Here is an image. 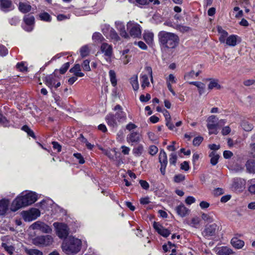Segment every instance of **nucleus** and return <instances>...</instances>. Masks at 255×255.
Returning a JSON list of instances; mask_svg holds the SVG:
<instances>
[{
  "label": "nucleus",
  "instance_id": "obj_1",
  "mask_svg": "<svg viewBox=\"0 0 255 255\" xmlns=\"http://www.w3.org/2000/svg\"><path fill=\"white\" fill-rule=\"evenodd\" d=\"M37 199L36 193L29 192L25 194L17 196L13 201L10 207V210L15 212L18 209L30 205L35 202Z\"/></svg>",
  "mask_w": 255,
  "mask_h": 255
},
{
  "label": "nucleus",
  "instance_id": "obj_2",
  "mask_svg": "<svg viewBox=\"0 0 255 255\" xmlns=\"http://www.w3.org/2000/svg\"><path fill=\"white\" fill-rule=\"evenodd\" d=\"M81 247V240L72 236L65 239L61 245L62 251L68 255L77 254L80 251Z\"/></svg>",
  "mask_w": 255,
  "mask_h": 255
},
{
  "label": "nucleus",
  "instance_id": "obj_3",
  "mask_svg": "<svg viewBox=\"0 0 255 255\" xmlns=\"http://www.w3.org/2000/svg\"><path fill=\"white\" fill-rule=\"evenodd\" d=\"M158 36L160 45L164 48H174L178 44L179 37L173 33L161 31Z\"/></svg>",
  "mask_w": 255,
  "mask_h": 255
},
{
  "label": "nucleus",
  "instance_id": "obj_4",
  "mask_svg": "<svg viewBox=\"0 0 255 255\" xmlns=\"http://www.w3.org/2000/svg\"><path fill=\"white\" fill-rule=\"evenodd\" d=\"M53 226L56 229V233L60 239H66L69 234V228L68 226L63 223L55 222Z\"/></svg>",
  "mask_w": 255,
  "mask_h": 255
},
{
  "label": "nucleus",
  "instance_id": "obj_5",
  "mask_svg": "<svg viewBox=\"0 0 255 255\" xmlns=\"http://www.w3.org/2000/svg\"><path fill=\"white\" fill-rule=\"evenodd\" d=\"M127 27L130 36L133 38H139L141 36V26L139 24L133 21H129L127 23Z\"/></svg>",
  "mask_w": 255,
  "mask_h": 255
},
{
  "label": "nucleus",
  "instance_id": "obj_6",
  "mask_svg": "<svg viewBox=\"0 0 255 255\" xmlns=\"http://www.w3.org/2000/svg\"><path fill=\"white\" fill-rule=\"evenodd\" d=\"M53 242V238L50 235L37 236L32 240L33 244L37 246H49L51 245Z\"/></svg>",
  "mask_w": 255,
  "mask_h": 255
},
{
  "label": "nucleus",
  "instance_id": "obj_7",
  "mask_svg": "<svg viewBox=\"0 0 255 255\" xmlns=\"http://www.w3.org/2000/svg\"><path fill=\"white\" fill-rule=\"evenodd\" d=\"M218 120V118L215 115H212L208 118L207 127L209 130V134H218L217 128L219 127V124H217Z\"/></svg>",
  "mask_w": 255,
  "mask_h": 255
},
{
  "label": "nucleus",
  "instance_id": "obj_8",
  "mask_svg": "<svg viewBox=\"0 0 255 255\" xmlns=\"http://www.w3.org/2000/svg\"><path fill=\"white\" fill-rule=\"evenodd\" d=\"M30 228L33 230H38L44 233H50L52 231L51 228L45 223L37 221L32 224Z\"/></svg>",
  "mask_w": 255,
  "mask_h": 255
},
{
  "label": "nucleus",
  "instance_id": "obj_9",
  "mask_svg": "<svg viewBox=\"0 0 255 255\" xmlns=\"http://www.w3.org/2000/svg\"><path fill=\"white\" fill-rule=\"evenodd\" d=\"M23 21L25 24V26L24 27L25 30L30 32L33 29L35 23V18L33 15L27 14L23 17Z\"/></svg>",
  "mask_w": 255,
  "mask_h": 255
},
{
  "label": "nucleus",
  "instance_id": "obj_10",
  "mask_svg": "<svg viewBox=\"0 0 255 255\" xmlns=\"http://www.w3.org/2000/svg\"><path fill=\"white\" fill-rule=\"evenodd\" d=\"M101 50L104 55L107 57L106 60L111 62V57L113 55L112 46L107 43H103L101 46Z\"/></svg>",
  "mask_w": 255,
  "mask_h": 255
},
{
  "label": "nucleus",
  "instance_id": "obj_11",
  "mask_svg": "<svg viewBox=\"0 0 255 255\" xmlns=\"http://www.w3.org/2000/svg\"><path fill=\"white\" fill-rule=\"evenodd\" d=\"M158 158L161 164L160 171L161 174L164 175L165 174V169L168 161L166 153L163 149H161Z\"/></svg>",
  "mask_w": 255,
  "mask_h": 255
},
{
  "label": "nucleus",
  "instance_id": "obj_12",
  "mask_svg": "<svg viewBox=\"0 0 255 255\" xmlns=\"http://www.w3.org/2000/svg\"><path fill=\"white\" fill-rule=\"evenodd\" d=\"M219 229V226L216 224L207 225L203 232V234L205 237H208L214 236L216 233Z\"/></svg>",
  "mask_w": 255,
  "mask_h": 255
},
{
  "label": "nucleus",
  "instance_id": "obj_13",
  "mask_svg": "<svg viewBox=\"0 0 255 255\" xmlns=\"http://www.w3.org/2000/svg\"><path fill=\"white\" fill-rule=\"evenodd\" d=\"M40 215V212L38 209L32 208L28 212H26L24 213L23 218L25 221H30L36 219Z\"/></svg>",
  "mask_w": 255,
  "mask_h": 255
},
{
  "label": "nucleus",
  "instance_id": "obj_14",
  "mask_svg": "<svg viewBox=\"0 0 255 255\" xmlns=\"http://www.w3.org/2000/svg\"><path fill=\"white\" fill-rule=\"evenodd\" d=\"M14 8L11 0H0V9L4 12H8Z\"/></svg>",
  "mask_w": 255,
  "mask_h": 255
},
{
  "label": "nucleus",
  "instance_id": "obj_15",
  "mask_svg": "<svg viewBox=\"0 0 255 255\" xmlns=\"http://www.w3.org/2000/svg\"><path fill=\"white\" fill-rule=\"evenodd\" d=\"M153 226L156 231L164 237H167L170 234V232L159 223L154 222Z\"/></svg>",
  "mask_w": 255,
  "mask_h": 255
},
{
  "label": "nucleus",
  "instance_id": "obj_16",
  "mask_svg": "<svg viewBox=\"0 0 255 255\" xmlns=\"http://www.w3.org/2000/svg\"><path fill=\"white\" fill-rule=\"evenodd\" d=\"M140 134L137 131H132L127 137V140L129 143H137L140 141Z\"/></svg>",
  "mask_w": 255,
  "mask_h": 255
},
{
  "label": "nucleus",
  "instance_id": "obj_17",
  "mask_svg": "<svg viewBox=\"0 0 255 255\" xmlns=\"http://www.w3.org/2000/svg\"><path fill=\"white\" fill-rule=\"evenodd\" d=\"M246 181L241 178H236L234 179L233 187L239 191L243 190L245 188Z\"/></svg>",
  "mask_w": 255,
  "mask_h": 255
},
{
  "label": "nucleus",
  "instance_id": "obj_18",
  "mask_svg": "<svg viewBox=\"0 0 255 255\" xmlns=\"http://www.w3.org/2000/svg\"><path fill=\"white\" fill-rule=\"evenodd\" d=\"M56 76L55 74L48 75L45 77L44 82L50 89L56 84Z\"/></svg>",
  "mask_w": 255,
  "mask_h": 255
},
{
  "label": "nucleus",
  "instance_id": "obj_19",
  "mask_svg": "<svg viewBox=\"0 0 255 255\" xmlns=\"http://www.w3.org/2000/svg\"><path fill=\"white\" fill-rule=\"evenodd\" d=\"M18 8L21 12L26 13L31 10L32 7L28 2H19L18 5Z\"/></svg>",
  "mask_w": 255,
  "mask_h": 255
},
{
  "label": "nucleus",
  "instance_id": "obj_20",
  "mask_svg": "<svg viewBox=\"0 0 255 255\" xmlns=\"http://www.w3.org/2000/svg\"><path fill=\"white\" fill-rule=\"evenodd\" d=\"M108 125L112 127L118 126L117 120L114 114H109L106 117Z\"/></svg>",
  "mask_w": 255,
  "mask_h": 255
},
{
  "label": "nucleus",
  "instance_id": "obj_21",
  "mask_svg": "<svg viewBox=\"0 0 255 255\" xmlns=\"http://www.w3.org/2000/svg\"><path fill=\"white\" fill-rule=\"evenodd\" d=\"M176 211L178 215L182 217L186 216L189 214V210L183 204H181L176 207Z\"/></svg>",
  "mask_w": 255,
  "mask_h": 255
},
{
  "label": "nucleus",
  "instance_id": "obj_22",
  "mask_svg": "<svg viewBox=\"0 0 255 255\" xmlns=\"http://www.w3.org/2000/svg\"><path fill=\"white\" fill-rule=\"evenodd\" d=\"M163 113L165 118L166 126L169 129L173 130L174 128V126L172 123L170 122L171 117L169 112L166 110H164L163 111Z\"/></svg>",
  "mask_w": 255,
  "mask_h": 255
},
{
  "label": "nucleus",
  "instance_id": "obj_23",
  "mask_svg": "<svg viewBox=\"0 0 255 255\" xmlns=\"http://www.w3.org/2000/svg\"><path fill=\"white\" fill-rule=\"evenodd\" d=\"M116 24L117 28L120 32L121 36L125 38H128L129 36L125 30V25L123 23L120 22H116Z\"/></svg>",
  "mask_w": 255,
  "mask_h": 255
},
{
  "label": "nucleus",
  "instance_id": "obj_24",
  "mask_svg": "<svg viewBox=\"0 0 255 255\" xmlns=\"http://www.w3.org/2000/svg\"><path fill=\"white\" fill-rule=\"evenodd\" d=\"M9 202L7 200H0V215H3L5 214L8 209Z\"/></svg>",
  "mask_w": 255,
  "mask_h": 255
},
{
  "label": "nucleus",
  "instance_id": "obj_25",
  "mask_svg": "<svg viewBox=\"0 0 255 255\" xmlns=\"http://www.w3.org/2000/svg\"><path fill=\"white\" fill-rule=\"evenodd\" d=\"M232 245L236 249H240L244 246V242L237 238H233L231 241Z\"/></svg>",
  "mask_w": 255,
  "mask_h": 255
},
{
  "label": "nucleus",
  "instance_id": "obj_26",
  "mask_svg": "<svg viewBox=\"0 0 255 255\" xmlns=\"http://www.w3.org/2000/svg\"><path fill=\"white\" fill-rule=\"evenodd\" d=\"M115 116L119 123L125 122L127 120L126 114L123 111H117Z\"/></svg>",
  "mask_w": 255,
  "mask_h": 255
},
{
  "label": "nucleus",
  "instance_id": "obj_27",
  "mask_svg": "<svg viewBox=\"0 0 255 255\" xmlns=\"http://www.w3.org/2000/svg\"><path fill=\"white\" fill-rule=\"evenodd\" d=\"M209 157L211 158L210 163L212 165H215L218 162L219 158L220 156L215 151H212L209 154Z\"/></svg>",
  "mask_w": 255,
  "mask_h": 255
},
{
  "label": "nucleus",
  "instance_id": "obj_28",
  "mask_svg": "<svg viewBox=\"0 0 255 255\" xmlns=\"http://www.w3.org/2000/svg\"><path fill=\"white\" fill-rule=\"evenodd\" d=\"M246 166L247 170L250 173L255 172V161L254 160L250 159L247 161Z\"/></svg>",
  "mask_w": 255,
  "mask_h": 255
},
{
  "label": "nucleus",
  "instance_id": "obj_29",
  "mask_svg": "<svg viewBox=\"0 0 255 255\" xmlns=\"http://www.w3.org/2000/svg\"><path fill=\"white\" fill-rule=\"evenodd\" d=\"M238 36L230 35L226 39V44L229 46H235L237 44Z\"/></svg>",
  "mask_w": 255,
  "mask_h": 255
},
{
  "label": "nucleus",
  "instance_id": "obj_30",
  "mask_svg": "<svg viewBox=\"0 0 255 255\" xmlns=\"http://www.w3.org/2000/svg\"><path fill=\"white\" fill-rule=\"evenodd\" d=\"M108 30H109V36L110 38L116 42L120 40V37L114 29L109 28Z\"/></svg>",
  "mask_w": 255,
  "mask_h": 255
},
{
  "label": "nucleus",
  "instance_id": "obj_31",
  "mask_svg": "<svg viewBox=\"0 0 255 255\" xmlns=\"http://www.w3.org/2000/svg\"><path fill=\"white\" fill-rule=\"evenodd\" d=\"M94 42L96 43H100L104 40V38L102 35L99 32H95L92 36Z\"/></svg>",
  "mask_w": 255,
  "mask_h": 255
},
{
  "label": "nucleus",
  "instance_id": "obj_32",
  "mask_svg": "<svg viewBox=\"0 0 255 255\" xmlns=\"http://www.w3.org/2000/svg\"><path fill=\"white\" fill-rule=\"evenodd\" d=\"M233 253V251L227 247H222L218 251L219 255H231Z\"/></svg>",
  "mask_w": 255,
  "mask_h": 255
},
{
  "label": "nucleus",
  "instance_id": "obj_33",
  "mask_svg": "<svg viewBox=\"0 0 255 255\" xmlns=\"http://www.w3.org/2000/svg\"><path fill=\"white\" fill-rule=\"evenodd\" d=\"M190 85H193L196 86L199 90V94L201 95L204 92L205 89V84L200 82H190L189 83Z\"/></svg>",
  "mask_w": 255,
  "mask_h": 255
},
{
  "label": "nucleus",
  "instance_id": "obj_34",
  "mask_svg": "<svg viewBox=\"0 0 255 255\" xmlns=\"http://www.w3.org/2000/svg\"><path fill=\"white\" fill-rule=\"evenodd\" d=\"M130 83L134 91H137L138 89L139 85L137 75H134L130 79Z\"/></svg>",
  "mask_w": 255,
  "mask_h": 255
},
{
  "label": "nucleus",
  "instance_id": "obj_35",
  "mask_svg": "<svg viewBox=\"0 0 255 255\" xmlns=\"http://www.w3.org/2000/svg\"><path fill=\"white\" fill-rule=\"evenodd\" d=\"M211 81L208 85V89L212 90L214 88L217 89H221L220 85L218 84V80L217 79H210Z\"/></svg>",
  "mask_w": 255,
  "mask_h": 255
},
{
  "label": "nucleus",
  "instance_id": "obj_36",
  "mask_svg": "<svg viewBox=\"0 0 255 255\" xmlns=\"http://www.w3.org/2000/svg\"><path fill=\"white\" fill-rule=\"evenodd\" d=\"M143 151V146L141 144H139L136 147L133 148L132 152L133 154L136 156H139L141 155Z\"/></svg>",
  "mask_w": 255,
  "mask_h": 255
},
{
  "label": "nucleus",
  "instance_id": "obj_37",
  "mask_svg": "<svg viewBox=\"0 0 255 255\" xmlns=\"http://www.w3.org/2000/svg\"><path fill=\"white\" fill-rule=\"evenodd\" d=\"M24 250L25 253L28 255H43L42 252L37 249L25 248Z\"/></svg>",
  "mask_w": 255,
  "mask_h": 255
},
{
  "label": "nucleus",
  "instance_id": "obj_38",
  "mask_svg": "<svg viewBox=\"0 0 255 255\" xmlns=\"http://www.w3.org/2000/svg\"><path fill=\"white\" fill-rule=\"evenodd\" d=\"M109 75L112 85L115 87L117 84L116 73L114 70H111L109 71Z\"/></svg>",
  "mask_w": 255,
  "mask_h": 255
},
{
  "label": "nucleus",
  "instance_id": "obj_39",
  "mask_svg": "<svg viewBox=\"0 0 255 255\" xmlns=\"http://www.w3.org/2000/svg\"><path fill=\"white\" fill-rule=\"evenodd\" d=\"M241 127L244 130L247 131H250L252 130L253 128L252 124H250L248 122L244 121L241 123Z\"/></svg>",
  "mask_w": 255,
  "mask_h": 255
},
{
  "label": "nucleus",
  "instance_id": "obj_40",
  "mask_svg": "<svg viewBox=\"0 0 255 255\" xmlns=\"http://www.w3.org/2000/svg\"><path fill=\"white\" fill-rule=\"evenodd\" d=\"M143 38L148 44H151L152 43L153 40V34L150 32L145 33Z\"/></svg>",
  "mask_w": 255,
  "mask_h": 255
},
{
  "label": "nucleus",
  "instance_id": "obj_41",
  "mask_svg": "<svg viewBox=\"0 0 255 255\" xmlns=\"http://www.w3.org/2000/svg\"><path fill=\"white\" fill-rule=\"evenodd\" d=\"M21 129L22 130L26 132L29 136L32 137L34 139L36 138L33 130H31L27 125L23 126L22 127Z\"/></svg>",
  "mask_w": 255,
  "mask_h": 255
},
{
  "label": "nucleus",
  "instance_id": "obj_42",
  "mask_svg": "<svg viewBox=\"0 0 255 255\" xmlns=\"http://www.w3.org/2000/svg\"><path fill=\"white\" fill-rule=\"evenodd\" d=\"M0 124L3 127H8L9 125V121L0 112Z\"/></svg>",
  "mask_w": 255,
  "mask_h": 255
},
{
  "label": "nucleus",
  "instance_id": "obj_43",
  "mask_svg": "<svg viewBox=\"0 0 255 255\" xmlns=\"http://www.w3.org/2000/svg\"><path fill=\"white\" fill-rule=\"evenodd\" d=\"M39 17L41 20L49 22L51 20L50 15L46 12H43L39 14Z\"/></svg>",
  "mask_w": 255,
  "mask_h": 255
},
{
  "label": "nucleus",
  "instance_id": "obj_44",
  "mask_svg": "<svg viewBox=\"0 0 255 255\" xmlns=\"http://www.w3.org/2000/svg\"><path fill=\"white\" fill-rule=\"evenodd\" d=\"M142 83H141V87L142 88H145L146 87H148L149 85V82L148 81V78L147 75H143L142 76Z\"/></svg>",
  "mask_w": 255,
  "mask_h": 255
},
{
  "label": "nucleus",
  "instance_id": "obj_45",
  "mask_svg": "<svg viewBox=\"0 0 255 255\" xmlns=\"http://www.w3.org/2000/svg\"><path fill=\"white\" fill-rule=\"evenodd\" d=\"M89 53V49L87 46L85 45L80 49V54L82 57L87 56Z\"/></svg>",
  "mask_w": 255,
  "mask_h": 255
},
{
  "label": "nucleus",
  "instance_id": "obj_46",
  "mask_svg": "<svg viewBox=\"0 0 255 255\" xmlns=\"http://www.w3.org/2000/svg\"><path fill=\"white\" fill-rule=\"evenodd\" d=\"M1 246L10 255H12L13 254V252L14 250V248L12 246H7L5 243H2Z\"/></svg>",
  "mask_w": 255,
  "mask_h": 255
},
{
  "label": "nucleus",
  "instance_id": "obj_47",
  "mask_svg": "<svg viewBox=\"0 0 255 255\" xmlns=\"http://www.w3.org/2000/svg\"><path fill=\"white\" fill-rule=\"evenodd\" d=\"M177 159V156L176 153H171L169 155V163L171 165H175L176 161Z\"/></svg>",
  "mask_w": 255,
  "mask_h": 255
},
{
  "label": "nucleus",
  "instance_id": "obj_48",
  "mask_svg": "<svg viewBox=\"0 0 255 255\" xmlns=\"http://www.w3.org/2000/svg\"><path fill=\"white\" fill-rule=\"evenodd\" d=\"M201 218L203 220L208 223H211L213 221V217L210 214L203 213Z\"/></svg>",
  "mask_w": 255,
  "mask_h": 255
},
{
  "label": "nucleus",
  "instance_id": "obj_49",
  "mask_svg": "<svg viewBox=\"0 0 255 255\" xmlns=\"http://www.w3.org/2000/svg\"><path fill=\"white\" fill-rule=\"evenodd\" d=\"M184 180L185 176L181 174L176 175L174 177V181L176 183H179Z\"/></svg>",
  "mask_w": 255,
  "mask_h": 255
},
{
  "label": "nucleus",
  "instance_id": "obj_50",
  "mask_svg": "<svg viewBox=\"0 0 255 255\" xmlns=\"http://www.w3.org/2000/svg\"><path fill=\"white\" fill-rule=\"evenodd\" d=\"M89 63L90 61L88 60H85L83 61L82 66L84 70L86 71H89L91 70Z\"/></svg>",
  "mask_w": 255,
  "mask_h": 255
},
{
  "label": "nucleus",
  "instance_id": "obj_51",
  "mask_svg": "<svg viewBox=\"0 0 255 255\" xmlns=\"http://www.w3.org/2000/svg\"><path fill=\"white\" fill-rule=\"evenodd\" d=\"M203 140V138L202 136L196 137L193 139V144L194 146H199Z\"/></svg>",
  "mask_w": 255,
  "mask_h": 255
},
{
  "label": "nucleus",
  "instance_id": "obj_52",
  "mask_svg": "<svg viewBox=\"0 0 255 255\" xmlns=\"http://www.w3.org/2000/svg\"><path fill=\"white\" fill-rule=\"evenodd\" d=\"M158 152V148L155 145H151L149 148V153L151 155H154Z\"/></svg>",
  "mask_w": 255,
  "mask_h": 255
},
{
  "label": "nucleus",
  "instance_id": "obj_53",
  "mask_svg": "<svg viewBox=\"0 0 255 255\" xmlns=\"http://www.w3.org/2000/svg\"><path fill=\"white\" fill-rule=\"evenodd\" d=\"M70 66V63L67 62L65 63L60 69V73L61 74H64L67 71Z\"/></svg>",
  "mask_w": 255,
  "mask_h": 255
},
{
  "label": "nucleus",
  "instance_id": "obj_54",
  "mask_svg": "<svg viewBox=\"0 0 255 255\" xmlns=\"http://www.w3.org/2000/svg\"><path fill=\"white\" fill-rule=\"evenodd\" d=\"M71 73H73L74 74L78 72V71H81V66L80 64H76L74 65V66L71 68L69 71Z\"/></svg>",
  "mask_w": 255,
  "mask_h": 255
},
{
  "label": "nucleus",
  "instance_id": "obj_55",
  "mask_svg": "<svg viewBox=\"0 0 255 255\" xmlns=\"http://www.w3.org/2000/svg\"><path fill=\"white\" fill-rule=\"evenodd\" d=\"M224 193V189L221 188H217L214 190L213 194L216 196H220Z\"/></svg>",
  "mask_w": 255,
  "mask_h": 255
},
{
  "label": "nucleus",
  "instance_id": "obj_56",
  "mask_svg": "<svg viewBox=\"0 0 255 255\" xmlns=\"http://www.w3.org/2000/svg\"><path fill=\"white\" fill-rule=\"evenodd\" d=\"M73 155L77 159L79 160V162L80 164H83L85 162V160L81 153H74Z\"/></svg>",
  "mask_w": 255,
  "mask_h": 255
},
{
  "label": "nucleus",
  "instance_id": "obj_57",
  "mask_svg": "<svg viewBox=\"0 0 255 255\" xmlns=\"http://www.w3.org/2000/svg\"><path fill=\"white\" fill-rule=\"evenodd\" d=\"M151 99V96L149 94H146V96L144 95H141L139 97V99L142 102H146Z\"/></svg>",
  "mask_w": 255,
  "mask_h": 255
},
{
  "label": "nucleus",
  "instance_id": "obj_58",
  "mask_svg": "<svg viewBox=\"0 0 255 255\" xmlns=\"http://www.w3.org/2000/svg\"><path fill=\"white\" fill-rule=\"evenodd\" d=\"M16 67L19 71L24 72L27 71V67L25 66L24 63L20 62L16 64Z\"/></svg>",
  "mask_w": 255,
  "mask_h": 255
},
{
  "label": "nucleus",
  "instance_id": "obj_59",
  "mask_svg": "<svg viewBox=\"0 0 255 255\" xmlns=\"http://www.w3.org/2000/svg\"><path fill=\"white\" fill-rule=\"evenodd\" d=\"M52 144L53 148L55 150H57V152H59L61 151L62 147L61 145L57 141H52Z\"/></svg>",
  "mask_w": 255,
  "mask_h": 255
},
{
  "label": "nucleus",
  "instance_id": "obj_60",
  "mask_svg": "<svg viewBox=\"0 0 255 255\" xmlns=\"http://www.w3.org/2000/svg\"><path fill=\"white\" fill-rule=\"evenodd\" d=\"M8 53L7 49L2 45L0 44V56H3Z\"/></svg>",
  "mask_w": 255,
  "mask_h": 255
},
{
  "label": "nucleus",
  "instance_id": "obj_61",
  "mask_svg": "<svg viewBox=\"0 0 255 255\" xmlns=\"http://www.w3.org/2000/svg\"><path fill=\"white\" fill-rule=\"evenodd\" d=\"M139 183L140 184V186L143 189H145V190L148 189V188L149 187V185L147 182H146L145 180H140Z\"/></svg>",
  "mask_w": 255,
  "mask_h": 255
},
{
  "label": "nucleus",
  "instance_id": "obj_62",
  "mask_svg": "<svg viewBox=\"0 0 255 255\" xmlns=\"http://www.w3.org/2000/svg\"><path fill=\"white\" fill-rule=\"evenodd\" d=\"M181 169L185 171H188L189 169V163L187 161H185L181 164Z\"/></svg>",
  "mask_w": 255,
  "mask_h": 255
},
{
  "label": "nucleus",
  "instance_id": "obj_63",
  "mask_svg": "<svg viewBox=\"0 0 255 255\" xmlns=\"http://www.w3.org/2000/svg\"><path fill=\"white\" fill-rule=\"evenodd\" d=\"M195 72L193 70L186 73L184 75V79L185 80H189L193 77Z\"/></svg>",
  "mask_w": 255,
  "mask_h": 255
},
{
  "label": "nucleus",
  "instance_id": "obj_64",
  "mask_svg": "<svg viewBox=\"0 0 255 255\" xmlns=\"http://www.w3.org/2000/svg\"><path fill=\"white\" fill-rule=\"evenodd\" d=\"M233 155V153L229 150H225L223 152L224 157L226 159H229Z\"/></svg>",
  "mask_w": 255,
  "mask_h": 255
}]
</instances>
